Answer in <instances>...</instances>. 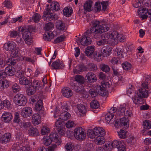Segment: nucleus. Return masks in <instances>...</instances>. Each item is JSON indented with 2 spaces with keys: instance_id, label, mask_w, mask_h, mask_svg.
<instances>
[{
  "instance_id": "obj_1",
  "label": "nucleus",
  "mask_w": 151,
  "mask_h": 151,
  "mask_svg": "<svg viewBox=\"0 0 151 151\" xmlns=\"http://www.w3.org/2000/svg\"><path fill=\"white\" fill-rule=\"evenodd\" d=\"M92 26L90 30H88L84 33L85 35L92 36L93 38L98 40L101 37L100 34L108 31L109 26L103 21L94 20L92 22Z\"/></svg>"
},
{
  "instance_id": "obj_2",
  "label": "nucleus",
  "mask_w": 151,
  "mask_h": 151,
  "mask_svg": "<svg viewBox=\"0 0 151 151\" xmlns=\"http://www.w3.org/2000/svg\"><path fill=\"white\" fill-rule=\"evenodd\" d=\"M19 30L23 32L22 37L26 43L28 44H30L31 42L29 41L30 40L31 36V32L35 31V29L32 26H29L26 29L23 28L22 27H20L19 28Z\"/></svg>"
},
{
  "instance_id": "obj_3",
  "label": "nucleus",
  "mask_w": 151,
  "mask_h": 151,
  "mask_svg": "<svg viewBox=\"0 0 151 151\" xmlns=\"http://www.w3.org/2000/svg\"><path fill=\"white\" fill-rule=\"evenodd\" d=\"M105 133L104 129L101 127H96L93 130L88 129L87 132V135L88 137L93 139L100 135H104Z\"/></svg>"
},
{
  "instance_id": "obj_4",
  "label": "nucleus",
  "mask_w": 151,
  "mask_h": 151,
  "mask_svg": "<svg viewBox=\"0 0 151 151\" xmlns=\"http://www.w3.org/2000/svg\"><path fill=\"white\" fill-rule=\"evenodd\" d=\"M15 104L19 106H24L27 102L26 97L23 94H17L15 95L14 98Z\"/></svg>"
},
{
  "instance_id": "obj_5",
  "label": "nucleus",
  "mask_w": 151,
  "mask_h": 151,
  "mask_svg": "<svg viewBox=\"0 0 151 151\" xmlns=\"http://www.w3.org/2000/svg\"><path fill=\"white\" fill-rule=\"evenodd\" d=\"M74 135L76 139L79 140L85 139L86 136L83 129L80 127L76 128L74 129Z\"/></svg>"
},
{
  "instance_id": "obj_6",
  "label": "nucleus",
  "mask_w": 151,
  "mask_h": 151,
  "mask_svg": "<svg viewBox=\"0 0 151 151\" xmlns=\"http://www.w3.org/2000/svg\"><path fill=\"white\" fill-rule=\"evenodd\" d=\"M62 109L64 111L60 115V119H61L66 121L69 119L71 117L70 114L67 111L69 110L67 104H64L62 106Z\"/></svg>"
},
{
  "instance_id": "obj_7",
  "label": "nucleus",
  "mask_w": 151,
  "mask_h": 151,
  "mask_svg": "<svg viewBox=\"0 0 151 151\" xmlns=\"http://www.w3.org/2000/svg\"><path fill=\"white\" fill-rule=\"evenodd\" d=\"M62 121L59 119L55 122V129L61 135H63L65 132V128L62 124Z\"/></svg>"
},
{
  "instance_id": "obj_8",
  "label": "nucleus",
  "mask_w": 151,
  "mask_h": 151,
  "mask_svg": "<svg viewBox=\"0 0 151 151\" xmlns=\"http://www.w3.org/2000/svg\"><path fill=\"white\" fill-rule=\"evenodd\" d=\"M43 18L44 21L47 22L52 20H56L58 19V16L55 14L50 13L49 12H44L43 13Z\"/></svg>"
},
{
  "instance_id": "obj_9",
  "label": "nucleus",
  "mask_w": 151,
  "mask_h": 151,
  "mask_svg": "<svg viewBox=\"0 0 151 151\" xmlns=\"http://www.w3.org/2000/svg\"><path fill=\"white\" fill-rule=\"evenodd\" d=\"M32 114V109L28 107L23 108L21 112V114L23 117L26 118L31 116Z\"/></svg>"
},
{
  "instance_id": "obj_10",
  "label": "nucleus",
  "mask_w": 151,
  "mask_h": 151,
  "mask_svg": "<svg viewBox=\"0 0 151 151\" xmlns=\"http://www.w3.org/2000/svg\"><path fill=\"white\" fill-rule=\"evenodd\" d=\"M87 68L83 64H78L76 68L73 70V72L75 73L80 74V72H82L87 70Z\"/></svg>"
},
{
  "instance_id": "obj_11",
  "label": "nucleus",
  "mask_w": 151,
  "mask_h": 151,
  "mask_svg": "<svg viewBox=\"0 0 151 151\" xmlns=\"http://www.w3.org/2000/svg\"><path fill=\"white\" fill-rule=\"evenodd\" d=\"M62 93L64 97L67 98L71 97L73 95V92L71 90L67 87L64 88L62 89Z\"/></svg>"
},
{
  "instance_id": "obj_12",
  "label": "nucleus",
  "mask_w": 151,
  "mask_h": 151,
  "mask_svg": "<svg viewBox=\"0 0 151 151\" xmlns=\"http://www.w3.org/2000/svg\"><path fill=\"white\" fill-rule=\"evenodd\" d=\"M84 36L82 38L81 40L79 41V42H80L81 44L83 45H88L90 44L91 42L90 37L88 35H85L84 34Z\"/></svg>"
},
{
  "instance_id": "obj_13",
  "label": "nucleus",
  "mask_w": 151,
  "mask_h": 151,
  "mask_svg": "<svg viewBox=\"0 0 151 151\" xmlns=\"http://www.w3.org/2000/svg\"><path fill=\"white\" fill-rule=\"evenodd\" d=\"M2 120L5 122H9L12 119L11 114L8 112L4 111L2 115Z\"/></svg>"
},
{
  "instance_id": "obj_14",
  "label": "nucleus",
  "mask_w": 151,
  "mask_h": 151,
  "mask_svg": "<svg viewBox=\"0 0 151 151\" xmlns=\"http://www.w3.org/2000/svg\"><path fill=\"white\" fill-rule=\"evenodd\" d=\"M11 135L10 133H6L2 135L0 138V143L2 144H6L10 140Z\"/></svg>"
},
{
  "instance_id": "obj_15",
  "label": "nucleus",
  "mask_w": 151,
  "mask_h": 151,
  "mask_svg": "<svg viewBox=\"0 0 151 151\" xmlns=\"http://www.w3.org/2000/svg\"><path fill=\"white\" fill-rule=\"evenodd\" d=\"M87 80V82L90 83H93L96 81V78L95 75L92 72H89L87 73L85 77Z\"/></svg>"
},
{
  "instance_id": "obj_16",
  "label": "nucleus",
  "mask_w": 151,
  "mask_h": 151,
  "mask_svg": "<svg viewBox=\"0 0 151 151\" xmlns=\"http://www.w3.org/2000/svg\"><path fill=\"white\" fill-rule=\"evenodd\" d=\"M60 6L59 3L56 1H55L51 4L50 8H47V11L51 10L55 11H57L60 10Z\"/></svg>"
},
{
  "instance_id": "obj_17",
  "label": "nucleus",
  "mask_w": 151,
  "mask_h": 151,
  "mask_svg": "<svg viewBox=\"0 0 151 151\" xmlns=\"http://www.w3.org/2000/svg\"><path fill=\"white\" fill-rule=\"evenodd\" d=\"M51 66L53 69H60L63 68L64 67V65L63 63L58 60L53 62Z\"/></svg>"
},
{
  "instance_id": "obj_18",
  "label": "nucleus",
  "mask_w": 151,
  "mask_h": 151,
  "mask_svg": "<svg viewBox=\"0 0 151 151\" xmlns=\"http://www.w3.org/2000/svg\"><path fill=\"white\" fill-rule=\"evenodd\" d=\"M75 80L71 84V86H75V84H82L84 83L83 78V77L80 75H77L75 76Z\"/></svg>"
},
{
  "instance_id": "obj_19",
  "label": "nucleus",
  "mask_w": 151,
  "mask_h": 151,
  "mask_svg": "<svg viewBox=\"0 0 151 151\" xmlns=\"http://www.w3.org/2000/svg\"><path fill=\"white\" fill-rule=\"evenodd\" d=\"M96 89L98 94L101 96H105L108 93L107 91L105 88L102 87L100 85L97 86Z\"/></svg>"
},
{
  "instance_id": "obj_20",
  "label": "nucleus",
  "mask_w": 151,
  "mask_h": 151,
  "mask_svg": "<svg viewBox=\"0 0 151 151\" xmlns=\"http://www.w3.org/2000/svg\"><path fill=\"white\" fill-rule=\"evenodd\" d=\"M32 123L35 125L39 124L41 122V117L37 113L34 114L32 116Z\"/></svg>"
},
{
  "instance_id": "obj_21",
  "label": "nucleus",
  "mask_w": 151,
  "mask_h": 151,
  "mask_svg": "<svg viewBox=\"0 0 151 151\" xmlns=\"http://www.w3.org/2000/svg\"><path fill=\"white\" fill-rule=\"evenodd\" d=\"M73 87L74 90L76 92L80 93H86V92L84 91V88L83 85L81 84L75 86H72Z\"/></svg>"
},
{
  "instance_id": "obj_22",
  "label": "nucleus",
  "mask_w": 151,
  "mask_h": 151,
  "mask_svg": "<svg viewBox=\"0 0 151 151\" xmlns=\"http://www.w3.org/2000/svg\"><path fill=\"white\" fill-rule=\"evenodd\" d=\"M92 4L93 2L91 0H88L86 1L83 6L85 10L87 12L91 11L92 8Z\"/></svg>"
},
{
  "instance_id": "obj_23",
  "label": "nucleus",
  "mask_w": 151,
  "mask_h": 151,
  "mask_svg": "<svg viewBox=\"0 0 151 151\" xmlns=\"http://www.w3.org/2000/svg\"><path fill=\"white\" fill-rule=\"evenodd\" d=\"M148 91L145 88H141L139 90L137 93L142 98H147L148 95Z\"/></svg>"
},
{
  "instance_id": "obj_24",
  "label": "nucleus",
  "mask_w": 151,
  "mask_h": 151,
  "mask_svg": "<svg viewBox=\"0 0 151 151\" xmlns=\"http://www.w3.org/2000/svg\"><path fill=\"white\" fill-rule=\"evenodd\" d=\"M114 116V114H111L110 113H108L105 115V119L107 123L111 124L113 123Z\"/></svg>"
},
{
  "instance_id": "obj_25",
  "label": "nucleus",
  "mask_w": 151,
  "mask_h": 151,
  "mask_svg": "<svg viewBox=\"0 0 151 151\" xmlns=\"http://www.w3.org/2000/svg\"><path fill=\"white\" fill-rule=\"evenodd\" d=\"M111 48L109 46L103 47L101 50L103 56L107 57L109 55Z\"/></svg>"
},
{
  "instance_id": "obj_26",
  "label": "nucleus",
  "mask_w": 151,
  "mask_h": 151,
  "mask_svg": "<svg viewBox=\"0 0 151 151\" xmlns=\"http://www.w3.org/2000/svg\"><path fill=\"white\" fill-rule=\"evenodd\" d=\"M29 135L31 136H37L39 134V131L36 128L31 127L28 131Z\"/></svg>"
},
{
  "instance_id": "obj_27",
  "label": "nucleus",
  "mask_w": 151,
  "mask_h": 151,
  "mask_svg": "<svg viewBox=\"0 0 151 151\" xmlns=\"http://www.w3.org/2000/svg\"><path fill=\"white\" fill-rule=\"evenodd\" d=\"M5 71L7 75L11 76L14 75L15 70L14 68H12L11 66H8L6 68Z\"/></svg>"
},
{
  "instance_id": "obj_28",
  "label": "nucleus",
  "mask_w": 151,
  "mask_h": 151,
  "mask_svg": "<svg viewBox=\"0 0 151 151\" xmlns=\"http://www.w3.org/2000/svg\"><path fill=\"white\" fill-rule=\"evenodd\" d=\"M43 106V104L42 101L41 100H39L37 102L35 106V109L37 111H39L40 114L41 113L43 112V111L42 110V109Z\"/></svg>"
},
{
  "instance_id": "obj_29",
  "label": "nucleus",
  "mask_w": 151,
  "mask_h": 151,
  "mask_svg": "<svg viewBox=\"0 0 151 151\" xmlns=\"http://www.w3.org/2000/svg\"><path fill=\"white\" fill-rule=\"evenodd\" d=\"M54 37V35L51 31L45 33L43 36V39L47 41L51 40L52 39H53Z\"/></svg>"
},
{
  "instance_id": "obj_30",
  "label": "nucleus",
  "mask_w": 151,
  "mask_h": 151,
  "mask_svg": "<svg viewBox=\"0 0 151 151\" xmlns=\"http://www.w3.org/2000/svg\"><path fill=\"white\" fill-rule=\"evenodd\" d=\"M119 121L121 126H123L125 128H127L128 127L129 124L128 119L124 117L121 118Z\"/></svg>"
},
{
  "instance_id": "obj_31",
  "label": "nucleus",
  "mask_w": 151,
  "mask_h": 151,
  "mask_svg": "<svg viewBox=\"0 0 151 151\" xmlns=\"http://www.w3.org/2000/svg\"><path fill=\"white\" fill-rule=\"evenodd\" d=\"M132 99L134 103L136 104H141L142 103V98L137 93V95L132 97Z\"/></svg>"
},
{
  "instance_id": "obj_32",
  "label": "nucleus",
  "mask_w": 151,
  "mask_h": 151,
  "mask_svg": "<svg viewBox=\"0 0 151 151\" xmlns=\"http://www.w3.org/2000/svg\"><path fill=\"white\" fill-rule=\"evenodd\" d=\"M56 27L57 29L63 31L65 29V24L62 21H58L56 23Z\"/></svg>"
},
{
  "instance_id": "obj_33",
  "label": "nucleus",
  "mask_w": 151,
  "mask_h": 151,
  "mask_svg": "<svg viewBox=\"0 0 151 151\" xmlns=\"http://www.w3.org/2000/svg\"><path fill=\"white\" fill-rule=\"evenodd\" d=\"M77 108L79 112L80 113V116L85 114L86 111V109L85 106L82 104H78L77 106Z\"/></svg>"
},
{
  "instance_id": "obj_34",
  "label": "nucleus",
  "mask_w": 151,
  "mask_h": 151,
  "mask_svg": "<svg viewBox=\"0 0 151 151\" xmlns=\"http://www.w3.org/2000/svg\"><path fill=\"white\" fill-rule=\"evenodd\" d=\"M94 51V46H89L86 48L85 53L86 56H90L93 53Z\"/></svg>"
},
{
  "instance_id": "obj_35",
  "label": "nucleus",
  "mask_w": 151,
  "mask_h": 151,
  "mask_svg": "<svg viewBox=\"0 0 151 151\" xmlns=\"http://www.w3.org/2000/svg\"><path fill=\"white\" fill-rule=\"evenodd\" d=\"M19 83L22 85H27L29 84L30 82L27 78L23 76L19 78Z\"/></svg>"
},
{
  "instance_id": "obj_36",
  "label": "nucleus",
  "mask_w": 151,
  "mask_h": 151,
  "mask_svg": "<svg viewBox=\"0 0 151 151\" xmlns=\"http://www.w3.org/2000/svg\"><path fill=\"white\" fill-rule=\"evenodd\" d=\"M6 45H7L6 47V50H9L10 52L17 48L16 47L15 43L12 42H8L6 43Z\"/></svg>"
},
{
  "instance_id": "obj_37",
  "label": "nucleus",
  "mask_w": 151,
  "mask_h": 151,
  "mask_svg": "<svg viewBox=\"0 0 151 151\" xmlns=\"http://www.w3.org/2000/svg\"><path fill=\"white\" fill-rule=\"evenodd\" d=\"M52 141H57L58 138V134L55 132H52L49 137Z\"/></svg>"
},
{
  "instance_id": "obj_38",
  "label": "nucleus",
  "mask_w": 151,
  "mask_h": 151,
  "mask_svg": "<svg viewBox=\"0 0 151 151\" xmlns=\"http://www.w3.org/2000/svg\"><path fill=\"white\" fill-rule=\"evenodd\" d=\"M36 90L34 87L31 85L27 88L26 91L28 95H31L34 94Z\"/></svg>"
},
{
  "instance_id": "obj_39",
  "label": "nucleus",
  "mask_w": 151,
  "mask_h": 151,
  "mask_svg": "<svg viewBox=\"0 0 151 151\" xmlns=\"http://www.w3.org/2000/svg\"><path fill=\"white\" fill-rule=\"evenodd\" d=\"M123 144V143L121 142H120L117 141V140H114L113 142L111 144V146L114 148H119V147L122 146Z\"/></svg>"
},
{
  "instance_id": "obj_40",
  "label": "nucleus",
  "mask_w": 151,
  "mask_h": 151,
  "mask_svg": "<svg viewBox=\"0 0 151 151\" xmlns=\"http://www.w3.org/2000/svg\"><path fill=\"white\" fill-rule=\"evenodd\" d=\"M104 135H100L99 136L96 137V139L97 144L102 145L104 143L105 140L103 137Z\"/></svg>"
},
{
  "instance_id": "obj_41",
  "label": "nucleus",
  "mask_w": 151,
  "mask_h": 151,
  "mask_svg": "<svg viewBox=\"0 0 151 151\" xmlns=\"http://www.w3.org/2000/svg\"><path fill=\"white\" fill-rule=\"evenodd\" d=\"M101 39L106 44L108 43L109 39L110 38L109 34H108V32H107L102 35L101 36Z\"/></svg>"
},
{
  "instance_id": "obj_42",
  "label": "nucleus",
  "mask_w": 151,
  "mask_h": 151,
  "mask_svg": "<svg viewBox=\"0 0 151 151\" xmlns=\"http://www.w3.org/2000/svg\"><path fill=\"white\" fill-rule=\"evenodd\" d=\"M108 33L109 34L110 39H113L114 40H117V37L119 34L117 32L114 31L112 32H109Z\"/></svg>"
},
{
  "instance_id": "obj_43",
  "label": "nucleus",
  "mask_w": 151,
  "mask_h": 151,
  "mask_svg": "<svg viewBox=\"0 0 151 151\" xmlns=\"http://www.w3.org/2000/svg\"><path fill=\"white\" fill-rule=\"evenodd\" d=\"M91 107L93 109H96L99 107V104L98 101L94 100L91 101L90 103Z\"/></svg>"
},
{
  "instance_id": "obj_44",
  "label": "nucleus",
  "mask_w": 151,
  "mask_h": 151,
  "mask_svg": "<svg viewBox=\"0 0 151 151\" xmlns=\"http://www.w3.org/2000/svg\"><path fill=\"white\" fill-rule=\"evenodd\" d=\"M63 12L65 16L69 17L71 15L73 12V10L71 9H69L68 7H66L63 9Z\"/></svg>"
},
{
  "instance_id": "obj_45",
  "label": "nucleus",
  "mask_w": 151,
  "mask_h": 151,
  "mask_svg": "<svg viewBox=\"0 0 151 151\" xmlns=\"http://www.w3.org/2000/svg\"><path fill=\"white\" fill-rule=\"evenodd\" d=\"M41 16L37 13H35L32 16V19L34 22L35 23L38 22L40 19Z\"/></svg>"
},
{
  "instance_id": "obj_46",
  "label": "nucleus",
  "mask_w": 151,
  "mask_h": 151,
  "mask_svg": "<svg viewBox=\"0 0 151 151\" xmlns=\"http://www.w3.org/2000/svg\"><path fill=\"white\" fill-rule=\"evenodd\" d=\"M122 65L123 69L125 70H129L132 67L131 65L129 63L127 62L122 63Z\"/></svg>"
},
{
  "instance_id": "obj_47",
  "label": "nucleus",
  "mask_w": 151,
  "mask_h": 151,
  "mask_svg": "<svg viewBox=\"0 0 151 151\" xmlns=\"http://www.w3.org/2000/svg\"><path fill=\"white\" fill-rule=\"evenodd\" d=\"M11 56L13 58H16L19 54L18 48L17 47L14 49L10 52Z\"/></svg>"
},
{
  "instance_id": "obj_48",
  "label": "nucleus",
  "mask_w": 151,
  "mask_h": 151,
  "mask_svg": "<svg viewBox=\"0 0 151 151\" xmlns=\"http://www.w3.org/2000/svg\"><path fill=\"white\" fill-rule=\"evenodd\" d=\"M126 132L125 129L121 130L119 132H118V136L121 138H125L126 137Z\"/></svg>"
},
{
  "instance_id": "obj_49",
  "label": "nucleus",
  "mask_w": 151,
  "mask_h": 151,
  "mask_svg": "<svg viewBox=\"0 0 151 151\" xmlns=\"http://www.w3.org/2000/svg\"><path fill=\"white\" fill-rule=\"evenodd\" d=\"M5 59V60L6 61L7 64L9 66L11 65H14L16 63V60L13 58H8Z\"/></svg>"
},
{
  "instance_id": "obj_50",
  "label": "nucleus",
  "mask_w": 151,
  "mask_h": 151,
  "mask_svg": "<svg viewBox=\"0 0 151 151\" xmlns=\"http://www.w3.org/2000/svg\"><path fill=\"white\" fill-rule=\"evenodd\" d=\"M143 127L146 129H149L151 128V122L148 120L144 122L143 124Z\"/></svg>"
},
{
  "instance_id": "obj_51",
  "label": "nucleus",
  "mask_w": 151,
  "mask_h": 151,
  "mask_svg": "<svg viewBox=\"0 0 151 151\" xmlns=\"http://www.w3.org/2000/svg\"><path fill=\"white\" fill-rule=\"evenodd\" d=\"M93 58L95 60L98 62L101 61L102 60V55L101 54H98L95 52L93 53Z\"/></svg>"
},
{
  "instance_id": "obj_52",
  "label": "nucleus",
  "mask_w": 151,
  "mask_h": 151,
  "mask_svg": "<svg viewBox=\"0 0 151 151\" xmlns=\"http://www.w3.org/2000/svg\"><path fill=\"white\" fill-rule=\"evenodd\" d=\"M94 9L95 12H98L102 11L101 4L99 2H96L94 6Z\"/></svg>"
},
{
  "instance_id": "obj_53",
  "label": "nucleus",
  "mask_w": 151,
  "mask_h": 151,
  "mask_svg": "<svg viewBox=\"0 0 151 151\" xmlns=\"http://www.w3.org/2000/svg\"><path fill=\"white\" fill-rule=\"evenodd\" d=\"M101 69L103 71L106 73L108 72L110 70V68L107 65L102 64L100 65Z\"/></svg>"
},
{
  "instance_id": "obj_54",
  "label": "nucleus",
  "mask_w": 151,
  "mask_h": 151,
  "mask_svg": "<svg viewBox=\"0 0 151 151\" xmlns=\"http://www.w3.org/2000/svg\"><path fill=\"white\" fill-rule=\"evenodd\" d=\"M87 69L90 71H94L97 69V67L96 64L93 63H90L88 65Z\"/></svg>"
},
{
  "instance_id": "obj_55",
  "label": "nucleus",
  "mask_w": 151,
  "mask_h": 151,
  "mask_svg": "<svg viewBox=\"0 0 151 151\" xmlns=\"http://www.w3.org/2000/svg\"><path fill=\"white\" fill-rule=\"evenodd\" d=\"M31 85L36 90H39L40 88V83L37 80H34L31 84Z\"/></svg>"
},
{
  "instance_id": "obj_56",
  "label": "nucleus",
  "mask_w": 151,
  "mask_h": 151,
  "mask_svg": "<svg viewBox=\"0 0 151 151\" xmlns=\"http://www.w3.org/2000/svg\"><path fill=\"white\" fill-rule=\"evenodd\" d=\"M43 144L46 146H48L51 144L52 141L49 137H43Z\"/></svg>"
},
{
  "instance_id": "obj_57",
  "label": "nucleus",
  "mask_w": 151,
  "mask_h": 151,
  "mask_svg": "<svg viewBox=\"0 0 151 151\" xmlns=\"http://www.w3.org/2000/svg\"><path fill=\"white\" fill-rule=\"evenodd\" d=\"M3 106L6 107L8 109H10L12 108V106L10 101L7 100H5L3 101Z\"/></svg>"
},
{
  "instance_id": "obj_58",
  "label": "nucleus",
  "mask_w": 151,
  "mask_h": 151,
  "mask_svg": "<svg viewBox=\"0 0 151 151\" xmlns=\"http://www.w3.org/2000/svg\"><path fill=\"white\" fill-rule=\"evenodd\" d=\"M73 144L71 142H69L65 146V148L66 151H72L73 149Z\"/></svg>"
},
{
  "instance_id": "obj_59",
  "label": "nucleus",
  "mask_w": 151,
  "mask_h": 151,
  "mask_svg": "<svg viewBox=\"0 0 151 151\" xmlns=\"http://www.w3.org/2000/svg\"><path fill=\"white\" fill-rule=\"evenodd\" d=\"M12 89L14 92L16 93L20 90V88L19 85L16 83L12 86Z\"/></svg>"
},
{
  "instance_id": "obj_60",
  "label": "nucleus",
  "mask_w": 151,
  "mask_h": 151,
  "mask_svg": "<svg viewBox=\"0 0 151 151\" xmlns=\"http://www.w3.org/2000/svg\"><path fill=\"white\" fill-rule=\"evenodd\" d=\"M101 4L102 5V10L105 11L108 9V2L107 1H102L101 2Z\"/></svg>"
},
{
  "instance_id": "obj_61",
  "label": "nucleus",
  "mask_w": 151,
  "mask_h": 151,
  "mask_svg": "<svg viewBox=\"0 0 151 151\" xmlns=\"http://www.w3.org/2000/svg\"><path fill=\"white\" fill-rule=\"evenodd\" d=\"M89 91L91 96L93 98H95L98 96V93L97 91H96L93 89H90Z\"/></svg>"
},
{
  "instance_id": "obj_62",
  "label": "nucleus",
  "mask_w": 151,
  "mask_h": 151,
  "mask_svg": "<svg viewBox=\"0 0 151 151\" xmlns=\"http://www.w3.org/2000/svg\"><path fill=\"white\" fill-rule=\"evenodd\" d=\"M126 108L125 107H120L117 109V114L119 116H121V115H123L125 113Z\"/></svg>"
},
{
  "instance_id": "obj_63",
  "label": "nucleus",
  "mask_w": 151,
  "mask_h": 151,
  "mask_svg": "<svg viewBox=\"0 0 151 151\" xmlns=\"http://www.w3.org/2000/svg\"><path fill=\"white\" fill-rule=\"evenodd\" d=\"M3 5L8 8L10 9L12 6V3L9 0H5L3 3Z\"/></svg>"
},
{
  "instance_id": "obj_64",
  "label": "nucleus",
  "mask_w": 151,
  "mask_h": 151,
  "mask_svg": "<svg viewBox=\"0 0 151 151\" xmlns=\"http://www.w3.org/2000/svg\"><path fill=\"white\" fill-rule=\"evenodd\" d=\"M53 24L51 22H49L45 24L44 29L46 30L49 31L53 28Z\"/></svg>"
}]
</instances>
